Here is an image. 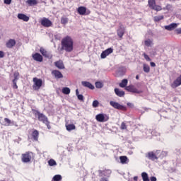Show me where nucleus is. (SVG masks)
<instances>
[{"instance_id": "58836bf2", "label": "nucleus", "mask_w": 181, "mask_h": 181, "mask_svg": "<svg viewBox=\"0 0 181 181\" xmlns=\"http://www.w3.org/2000/svg\"><path fill=\"white\" fill-rule=\"evenodd\" d=\"M48 165L49 166H54L57 165V163L55 160H53V158H51L50 160H48Z\"/></svg>"}, {"instance_id": "a18cd8bd", "label": "nucleus", "mask_w": 181, "mask_h": 181, "mask_svg": "<svg viewBox=\"0 0 181 181\" xmlns=\"http://www.w3.org/2000/svg\"><path fill=\"white\" fill-rule=\"evenodd\" d=\"M12 83H13V88L18 89V86L17 85V81L12 80Z\"/></svg>"}, {"instance_id": "7ed1b4c3", "label": "nucleus", "mask_w": 181, "mask_h": 181, "mask_svg": "<svg viewBox=\"0 0 181 181\" xmlns=\"http://www.w3.org/2000/svg\"><path fill=\"white\" fill-rule=\"evenodd\" d=\"M33 156V153L32 151H25L21 154V162L23 163H28L31 162Z\"/></svg>"}, {"instance_id": "20e7f679", "label": "nucleus", "mask_w": 181, "mask_h": 181, "mask_svg": "<svg viewBox=\"0 0 181 181\" xmlns=\"http://www.w3.org/2000/svg\"><path fill=\"white\" fill-rule=\"evenodd\" d=\"M148 6L150 9L156 11H160L163 10L161 6L156 4V0H148Z\"/></svg>"}, {"instance_id": "4be33fe9", "label": "nucleus", "mask_w": 181, "mask_h": 181, "mask_svg": "<svg viewBox=\"0 0 181 181\" xmlns=\"http://www.w3.org/2000/svg\"><path fill=\"white\" fill-rule=\"evenodd\" d=\"M39 135H40V133H39L38 130H33V132H32V133H31L32 139L35 141H38Z\"/></svg>"}, {"instance_id": "72a5a7b5", "label": "nucleus", "mask_w": 181, "mask_h": 181, "mask_svg": "<svg viewBox=\"0 0 181 181\" xmlns=\"http://www.w3.org/2000/svg\"><path fill=\"white\" fill-rule=\"evenodd\" d=\"M71 93V89L69 87H64L62 88V93L64 95H69Z\"/></svg>"}, {"instance_id": "603ef678", "label": "nucleus", "mask_w": 181, "mask_h": 181, "mask_svg": "<svg viewBox=\"0 0 181 181\" xmlns=\"http://www.w3.org/2000/svg\"><path fill=\"white\" fill-rule=\"evenodd\" d=\"M138 180H139V177H137V176H135L133 177L134 181H138Z\"/></svg>"}, {"instance_id": "c03bdc74", "label": "nucleus", "mask_w": 181, "mask_h": 181, "mask_svg": "<svg viewBox=\"0 0 181 181\" xmlns=\"http://www.w3.org/2000/svg\"><path fill=\"white\" fill-rule=\"evenodd\" d=\"M127 129V127L126 123H124V122H122L121 123L120 129H122V130H125V129Z\"/></svg>"}, {"instance_id": "f704fd0d", "label": "nucleus", "mask_w": 181, "mask_h": 181, "mask_svg": "<svg viewBox=\"0 0 181 181\" xmlns=\"http://www.w3.org/2000/svg\"><path fill=\"white\" fill-rule=\"evenodd\" d=\"M62 175H59V174H57L56 175H54L52 181H62Z\"/></svg>"}, {"instance_id": "6ab92c4d", "label": "nucleus", "mask_w": 181, "mask_h": 181, "mask_svg": "<svg viewBox=\"0 0 181 181\" xmlns=\"http://www.w3.org/2000/svg\"><path fill=\"white\" fill-rule=\"evenodd\" d=\"M81 85L83 87L88 88L90 90H94L95 89V86L94 85H93L89 81H81Z\"/></svg>"}, {"instance_id": "ea45409f", "label": "nucleus", "mask_w": 181, "mask_h": 181, "mask_svg": "<svg viewBox=\"0 0 181 181\" xmlns=\"http://www.w3.org/2000/svg\"><path fill=\"white\" fill-rule=\"evenodd\" d=\"M95 85L96 88H102L103 87V83L100 81H96Z\"/></svg>"}, {"instance_id": "cd10ccee", "label": "nucleus", "mask_w": 181, "mask_h": 181, "mask_svg": "<svg viewBox=\"0 0 181 181\" xmlns=\"http://www.w3.org/2000/svg\"><path fill=\"white\" fill-rule=\"evenodd\" d=\"M26 4L29 6H36L38 4V2L37 0H27Z\"/></svg>"}, {"instance_id": "f8f14e48", "label": "nucleus", "mask_w": 181, "mask_h": 181, "mask_svg": "<svg viewBox=\"0 0 181 181\" xmlns=\"http://www.w3.org/2000/svg\"><path fill=\"white\" fill-rule=\"evenodd\" d=\"M113 51L114 49L112 47L106 49L105 50L103 51L102 53L100 54V58L105 59L110 54L113 53Z\"/></svg>"}, {"instance_id": "3c124183", "label": "nucleus", "mask_w": 181, "mask_h": 181, "mask_svg": "<svg viewBox=\"0 0 181 181\" xmlns=\"http://www.w3.org/2000/svg\"><path fill=\"white\" fill-rule=\"evenodd\" d=\"M150 180L151 181H157L156 177H150Z\"/></svg>"}, {"instance_id": "5fc2aeb1", "label": "nucleus", "mask_w": 181, "mask_h": 181, "mask_svg": "<svg viewBox=\"0 0 181 181\" xmlns=\"http://www.w3.org/2000/svg\"><path fill=\"white\" fill-rule=\"evenodd\" d=\"M136 80H139V75H136Z\"/></svg>"}, {"instance_id": "ddd939ff", "label": "nucleus", "mask_w": 181, "mask_h": 181, "mask_svg": "<svg viewBox=\"0 0 181 181\" xmlns=\"http://www.w3.org/2000/svg\"><path fill=\"white\" fill-rule=\"evenodd\" d=\"M40 23L45 28H49L52 25V22L47 18H43L41 20Z\"/></svg>"}, {"instance_id": "c9c22d12", "label": "nucleus", "mask_w": 181, "mask_h": 181, "mask_svg": "<svg viewBox=\"0 0 181 181\" xmlns=\"http://www.w3.org/2000/svg\"><path fill=\"white\" fill-rule=\"evenodd\" d=\"M144 45L149 47H151L152 45H153V40H151V39H147L144 41Z\"/></svg>"}, {"instance_id": "6e6552de", "label": "nucleus", "mask_w": 181, "mask_h": 181, "mask_svg": "<svg viewBox=\"0 0 181 181\" xmlns=\"http://www.w3.org/2000/svg\"><path fill=\"white\" fill-rule=\"evenodd\" d=\"M95 119L98 122H106L109 121L110 117L107 115H105L103 113H99L98 115H96Z\"/></svg>"}, {"instance_id": "b1692460", "label": "nucleus", "mask_w": 181, "mask_h": 181, "mask_svg": "<svg viewBox=\"0 0 181 181\" xmlns=\"http://www.w3.org/2000/svg\"><path fill=\"white\" fill-rule=\"evenodd\" d=\"M114 90H115V93L118 97L122 98V97H124L125 95V92L124 90H119V88H115Z\"/></svg>"}, {"instance_id": "49530a36", "label": "nucleus", "mask_w": 181, "mask_h": 181, "mask_svg": "<svg viewBox=\"0 0 181 181\" xmlns=\"http://www.w3.org/2000/svg\"><path fill=\"white\" fill-rule=\"evenodd\" d=\"M5 57V52L2 50H0V59H2Z\"/></svg>"}, {"instance_id": "f257e3e1", "label": "nucleus", "mask_w": 181, "mask_h": 181, "mask_svg": "<svg viewBox=\"0 0 181 181\" xmlns=\"http://www.w3.org/2000/svg\"><path fill=\"white\" fill-rule=\"evenodd\" d=\"M61 49L66 52H71L74 50V40L71 36L66 35L61 40Z\"/></svg>"}, {"instance_id": "473e14b6", "label": "nucleus", "mask_w": 181, "mask_h": 181, "mask_svg": "<svg viewBox=\"0 0 181 181\" xmlns=\"http://www.w3.org/2000/svg\"><path fill=\"white\" fill-rule=\"evenodd\" d=\"M141 177L143 181H150L149 177L147 173H141Z\"/></svg>"}, {"instance_id": "5701e85b", "label": "nucleus", "mask_w": 181, "mask_h": 181, "mask_svg": "<svg viewBox=\"0 0 181 181\" xmlns=\"http://www.w3.org/2000/svg\"><path fill=\"white\" fill-rule=\"evenodd\" d=\"M54 66L58 68L59 69H65L64 64L63 61L59 60L54 62Z\"/></svg>"}, {"instance_id": "0eeeda50", "label": "nucleus", "mask_w": 181, "mask_h": 181, "mask_svg": "<svg viewBox=\"0 0 181 181\" xmlns=\"http://www.w3.org/2000/svg\"><path fill=\"white\" fill-rule=\"evenodd\" d=\"M126 33V28L122 23H119V25L117 30V35L119 37V40H122L123 37Z\"/></svg>"}, {"instance_id": "09e8293b", "label": "nucleus", "mask_w": 181, "mask_h": 181, "mask_svg": "<svg viewBox=\"0 0 181 181\" xmlns=\"http://www.w3.org/2000/svg\"><path fill=\"white\" fill-rule=\"evenodd\" d=\"M175 32L177 35H180L181 34V28H177L175 30Z\"/></svg>"}, {"instance_id": "7c9ffc66", "label": "nucleus", "mask_w": 181, "mask_h": 181, "mask_svg": "<svg viewBox=\"0 0 181 181\" xmlns=\"http://www.w3.org/2000/svg\"><path fill=\"white\" fill-rule=\"evenodd\" d=\"M66 129L68 132L73 131V130L76 129V126H75V124H66Z\"/></svg>"}, {"instance_id": "e433bc0d", "label": "nucleus", "mask_w": 181, "mask_h": 181, "mask_svg": "<svg viewBox=\"0 0 181 181\" xmlns=\"http://www.w3.org/2000/svg\"><path fill=\"white\" fill-rule=\"evenodd\" d=\"M60 21L61 24L66 25L69 23V18L67 17H62Z\"/></svg>"}, {"instance_id": "4468645a", "label": "nucleus", "mask_w": 181, "mask_h": 181, "mask_svg": "<svg viewBox=\"0 0 181 181\" xmlns=\"http://www.w3.org/2000/svg\"><path fill=\"white\" fill-rule=\"evenodd\" d=\"M112 173L111 170H98L99 177H109Z\"/></svg>"}, {"instance_id": "864d4df0", "label": "nucleus", "mask_w": 181, "mask_h": 181, "mask_svg": "<svg viewBox=\"0 0 181 181\" xmlns=\"http://www.w3.org/2000/svg\"><path fill=\"white\" fill-rule=\"evenodd\" d=\"M100 181H108V180L107 178L103 177V178H100Z\"/></svg>"}, {"instance_id": "a19ab883", "label": "nucleus", "mask_w": 181, "mask_h": 181, "mask_svg": "<svg viewBox=\"0 0 181 181\" xmlns=\"http://www.w3.org/2000/svg\"><path fill=\"white\" fill-rule=\"evenodd\" d=\"M20 76V74L18 71H15L13 73V77L14 78L13 79V81H17L18 80V77Z\"/></svg>"}, {"instance_id": "a211bd4d", "label": "nucleus", "mask_w": 181, "mask_h": 181, "mask_svg": "<svg viewBox=\"0 0 181 181\" xmlns=\"http://www.w3.org/2000/svg\"><path fill=\"white\" fill-rule=\"evenodd\" d=\"M178 26V24L176 23H172L168 25H165V29L168 31H172L176 29Z\"/></svg>"}, {"instance_id": "1a4fd4ad", "label": "nucleus", "mask_w": 181, "mask_h": 181, "mask_svg": "<svg viewBox=\"0 0 181 181\" xmlns=\"http://www.w3.org/2000/svg\"><path fill=\"white\" fill-rule=\"evenodd\" d=\"M125 90L128 92H131L133 93L140 94L143 93V90H139L134 86L130 85L125 87Z\"/></svg>"}, {"instance_id": "39448f33", "label": "nucleus", "mask_w": 181, "mask_h": 181, "mask_svg": "<svg viewBox=\"0 0 181 181\" xmlns=\"http://www.w3.org/2000/svg\"><path fill=\"white\" fill-rule=\"evenodd\" d=\"M33 89L34 90H39L42 86V80L41 78H37V77H34L33 78Z\"/></svg>"}, {"instance_id": "423d86ee", "label": "nucleus", "mask_w": 181, "mask_h": 181, "mask_svg": "<svg viewBox=\"0 0 181 181\" xmlns=\"http://www.w3.org/2000/svg\"><path fill=\"white\" fill-rule=\"evenodd\" d=\"M158 152H160V150H156V153H154V151H148V153L146 154V158L153 161L158 160L159 158L158 156Z\"/></svg>"}, {"instance_id": "aec40b11", "label": "nucleus", "mask_w": 181, "mask_h": 181, "mask_svg": "<svg viewBox=\"0 0 181 181\" xmlns=\"http://www.w3.org/2000/svg\"><path fill=\"white\" fill-rule=\"evenodd\" d=\"M110 105L117 110H123L124 108V106H122V105H119L117 102H112V100L110 102Z\"/></svg>"}, {"instance_id": "4c0bfd02", "label": "nucleus", "mask_w": 181, "mask_h": 181, "mask_svg": "<svg viewBox=\"0 0 181 181\" xmlns=\"http://www.w3.org/2000/svg\"><path fill=\"white\" fill-rule=\"evenodd\" d=\"M127 159L128 158L126 156H122L121 157H119V160L122 163H126Z\"/></svg>"}, {"instance_id": "9d476101", "label": "nucleus", "mask_w": 181, "mask_h": 181, "mask_svg": "<svg viewBox=\"0 0 181 181\" xmlns=\"http://www.w3.org/2000/svg\"><path fill=\"white\" fill-rule=\"evenodd\" d=\"M77 12L80 16L89 15L90 13V11H87V8L86 6H78L77 8Z\"/></svg>"}, {"instance_id": "f3484780", "label": "nucleus", "mask_w": 181, "mask_h": 181, "mask_svg": "<svg viewBox=\"0 0 181 181\" xmlns=\"http://www.w3.org/2000/svg\"><path fill=\"white\" fill-rule=\"evenodd\" d=\"M16 45V41L15 39H9L6 42V47L8 49H12L13 47H15Z\"/></svg>"}, {"instance_id": "37998d69", "label": "nucleus", "mask_w": 181, "mask_h": 181, "mask_svg": "<svg viewBox=\"0 0 181 181\" xmlns=\"http://www.w3.org/2000/svg\"><path fill=\"white\" fill-rule=\"evenodd\" d=\"M98 105H99V102H98V100H93V103H92L93 107V108H96V107H98Z\"/></svg>"}, {"instance_id": "9b49d317", "label": "nucleus", "mask_w": 181, "mask_h": 181, "mask_svg": "<svg viewBox=\"0 0 181 181\" xmlns=\"http://www.w3.org/2000/svg\"><path fill=\"white\" fill-rule=\"evenodd\" d=\"M181 86V74L177 76L173 82L170 84L172 88H177Z\"/></svg>"}, {"instance_id": "dca6fc26", "label": "nucleus", "mask_w": 181, "mask_h": 181, "mask_svg": "<svg viewBox=\"0 0 181 181\" xmlns=\"http://www.w3.org/2000/svg\"><path fill=\"white\" fill-rule=\"evenodd\" d=\"M52 75L57 79H60L64 78V75L62 73L57 69L52 70Z\"/></svg>"}, {"instance_id": "8fccbe9b", "label": "nucleus", "mask_w": 181, "mask_h": 181, "mask_svg": "<svg viewBox=\"0 0 181 181\" xmlns=\"http://www.w3.org/2000/svg\"><path fill=\"white\" fill-rule=\"evenodd\" d=\"M150 66L151 67H156V64L155 62H150Z\"/></svg>"}, {"instance_id": "393cba45", "label": "nucleus", "mask_w": 181, "mask_h": 181, "mask_svg": "<svg viewBox=\"0 0 181 181\" xmlns=\"http://www.w3.org/2000/svg\"><path fill=\"white\" fill-rule=\"evenodd\" d=\"M40 52L45 58H49V52L44 47H40Z\"/></svg>"}, {"instance_id": "412c9836", "label": "nucleus", "mask_w": 181, "mask_h": 181, "mask_svg": "<svg viewBox=\"0 0 181 181\" xmlns=\"http://www.w3.org/2000/svg\"><path fill=\"white\" fill-rule=\"evenodd\" d=\"M17 18H18L19 20H22V21H24V22H28L29 20H30V17L28 16H26V15L24 14V13H18Z\"/></svg>"}, {"instance_id": "a878e982", "label": "nucleus", "mask_w": 181, "mask_h": 181, "mask_svg": "<svg viewBox=\"0 0 181 181\" xmlns=\"http://www.w3.org/2000/svg\"><path fill=\"white\" fill-rule=\"evenodd\" d=\"M4 122L1 123V125H4L5 127H9L12 124L11 120H10V119H8V117H5L4 119Z\"/></svg>"}, {"instance_id": "c756f323", "label": "nucleus", "mask_w": 181, "mask_h": 181, "mask_svg": "<svg viewBox=\"0 0 181 181\" xmlns=\"http://www.w3.org/2000/svg\"><path fill=\"white\" fill-rule=\"evenodd\" d=\"M143 70L145 73L148 74L151 71L150 66L147 64H143Z\"/></svg>"}, {"instance_id": "de8ad7c7", "label": "nucleus", "mask_w": 181, "mask_h": 181, "mask_svg": "<svg viewBox=\"0 0 181 181\" xmlns=\"http://www.w3.org/2000/svg\"><path fill=\"white\" fill-rule=\"evenodd\" d=\"M12 0H4V2L6 5H10L11 4Z\"/></svg>"}, {"instance_id": "2f4dec72", "label": "nucleus", "mask_w": 181, "mask_h": 181, "mask_svg": "<svg viewBox=\"0 0 181 181\" xmlns=\"http://www.w3.org/2000/svg\"><path fill=\"white\" fill-rule=\"evenodd\" d=\"M76 95L77 96L79 100H81V101L84 100V96L82 94H79L78 89L76 90Z\"/></svg>"}, {"instance_id": "bb28decb", "label": "nucleus", "mask_w": 181, "mask_h": 181, "mask_svg": "<svg viewBox=\"0 0 181 181\" xmlns=\"http://www.w3.org/2000/svg\"><path fill=\"white\" fill-rule=\"evenodd\" d=\"M128 84V80L127 78H124L122 81L119 83V86L120 88H125Z\"/></svg>"}, {"instance_id": "f03ea898", "label": "nucleus", "mask_w": 181, "mask_h": 181, "mask_svg": "<svg viewBox=\"0 0 181 181\" xmlns=\"http://www.w3.org/2000/svg\"><path fill=\"white\" fill-rule=\"evenodd\" d=\"M32 112L35 116H37V120L39 122L45 124L48 129H51L52 127L50 125V122L48 120V117L43 115V113H40L39 110H35V109H32Z\"/></svg>"}, {"instance_id": "c85d7f7f", "label": "nucleus", "mask_w": 181, "mask_h": 181, "mask_svg": "<svg viewBox=\"0 0 181 181\" xmlns=\"http://www.w3.org/2000/svg\"><path fill=\"white\" fill-rule=\"evenodd\" d=\"M164 19V16L161 15V16H156L153 17V21L155 23H158L160 21Z\"/></svg>"}, {"instance_id": "2eb2a0df", "label": "nucleus", "mask_w": 181, "mask_h": 181, "mask_svg": "<svg viewBox=\"0 0 181 181\" xmlns=\"http://www.w3.org/2000/svg\"><path fill=\"white\" fill-rule=\"evenodd\" d=\"M32 58L34 61L37 62H43V57L38 52H35L32 54Z\"/></svg>"}, {"instance_id": "79ce46f5", "label": "nucleus", "mask_w": 181, "mask_h": 181, "mask_svg": "<svg viewBox=\"0 0 181 181\" xmlns=\"http://www.w3.org/2000/svg\"><path fill=\"white\" fill-rule=\"evenodd\" d=\"M143 56L146 62H151V58L146 53L144 52Z\"/></svg>"}]
</instances>
